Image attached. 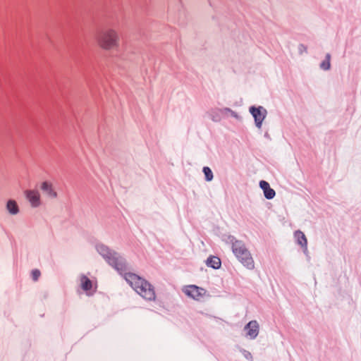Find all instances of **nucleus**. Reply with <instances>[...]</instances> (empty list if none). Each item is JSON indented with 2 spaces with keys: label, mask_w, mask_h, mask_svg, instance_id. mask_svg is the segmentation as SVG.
I'll use <instances>...</instances> for the list:
<instances>
[{
  "label": "nucleus",
  "mask_w": 361,
  "mask_h": 361,
  "mask_svg": "<svg viewBox=\"0 0 361 361\" xmlns=\"http://www.w3.org/2000/svg\"><path fill=\"white\" fill-rule=\"evenodd\" d=\"M249 111L255 119V126L260 128L262 123L267 115V111L262 106L256 107L252 106L249 108Z\"/></svg>",
  "instance_id": "obj_6"
},
{
  "label": "nucleus",
  "mask_w": 361,
  "mask_h": 361,
  "mask_svg": "<svg viewBox=\"0 0 361 361\" xmlns=\"http://www.w3.org/2000/svg\"><path fill=\"white\" fill-rule=\"evenodd\" d=\"M25 195L32 207H37L41 204L40 194L37 190H25Z\"/></svg>",
  "instance_id": "obj_7"
},
{
  "label": "nucleus",
  "mask_w": 361,
  "mask_h": 361,
  "mask_svg": "<svg viewBox=\"0 0 361 361\" xmlns=\"http://www.w3.org/2000/svg\"><path fill=\"white\" fill-rule=\"evenodd\" d=\"M97 42L104 50L116 49L119 45V35L114 28L108 27L99 32Z\"/></svg>",
  "instance_id": "obj_2"
},
{
  "label": "nucleus",
  "mask_w": 361,
  "mask_h": 361,
  "mask_svg": "<svg viewBox=\"0 0 361 361\" xmlns=\"http://www.w3.org/2000/svg\"><path fill=\"white\" fill-rule=\"evenodd\" d=\"M232 250L235 257L245 267L249 269H254L253 259L242 241L235 240L233 243Z\"/></svg>",
  "instance_id": "obj_3"
},
{
  "label": "nucleus",
  "mask_w": 361,
  "mask_h": 361,
  "mask_svg": "<svg viewBox=\"0 0 361 361\" xmlns=\"http://www.w3.org/2000/svg\"><path fill=\"white\" fill-rule=\"evenodd\" d=\"M80 284L81 288L85 291L91 290L92 287V281L85 275L80 276Z\"/></svg>",
  "instance_id": "obj_14"
},
{
  "label": "nucleus",
  "mask_w": 361,
  "mask_h": 361,
  "mask_svg": "<svg viewBox=\"0 0 361 361\" xmlns=\"http://www.w3.org/2000/svg\"><path fill=\"white\" fill-rule=\"evenodd\" d=\"M259 324L257 321H250L245 327L246 335L251 339L255 338L259 334Z\"/></svg>",
  "instance_id": "obj_8"
},
{
  "label": "nucleus",
  "mask_w": 361,
  "mask_h": 361,
  "mask_svg": "<svg viewBox=\"0 0 361 361\" xmlns=\"http://www.w3.org/2000/svg\"><path fill=\"white\" fill-rule=\"evenodd\" d=\"M203 172L205 176V179L207 181H211L213 178V173H212V170L209 167L204 166L203 168Z\"/></svg>",
  "instance_id": "obj_16"
},
{
  "label": "nucleus",
  "mask_w": 361,
  "mask_h": 361,
  "mask_svg": "<svg viewBox=\"0 0 361 361\" xmlns=\"http://www.w3.org/2000/svg\"><path fill=\"white\" fill-rule=\"evenodd\" d=\"M183 293L196 300H202L207 294V290L195 285L186 286L183 288Z\"/></svg>",
  "instance_id": "obj_5"
},
{
  "label": "nucleus",
  "mask_w": 361,
  "mask_h": 361,
  "mask_svg": "<svg viewBox=\"0 0 361 361\" xmlns=\"http://www.w3.org/2000/svg\"><path fill=\"white\" fill-rule=\"evenodd\" d=\"M41 190L45 193V195L51 198L55 199L57 197L58 195L56 191L54 190L52 184L47 181H44L41 184Z\"/></svg>",
  "instance_id": "obj_9"
},
{
  "label": "nucleus",
  "mask_w": 361,
  "mask_h": 361,
  "mask_svg": "<svg viewBox=\"0 0 361 361\" xmlns=\"http://www.w3.org/2000/svg\"><path fill=\"white\" fill-rule=\"evenodd\" d=\"M207 265L214 269H219L221 267V260L217 257H210L207 259Z\"/></svg>",
  "instance_id": "obj_13"
},
{
  "label": "nucleus",
  "mask_w": 361,
  "mask_h": 361,
  "mask_svg": "<svg viewBox=\"0 0 361 361\" xmlns=\"http://www.w3.org/2000/svg\"><path fill=\"white\" fill-rule=\"evenodd\" d=\"M259 186L262 189L264 197L267 199L271 200L275 197L276 192L274 189L270 188V185L268 182L265 180H261L259 182Z\"/></svg>",
  "instance_id": "obj_10"
},
{
  "label": "nucleus",
  "mask_w": 361,
  "mask_h": 361,
  "mask_svg": "<svg viewBox=\"0 0 361 361\" xmlns=\"http://www.w3.org/2000/svg\"><path fill=\"white\" fill-rule=\"evenodd\" d=\"M319 67L324 71H329L331 68V54H326L325 59L320 63Z\"/></svg>",
  "instance_id": "obj_15"
},
{
  "label": "nucleus",
  "mask_w": 361,
  "mask_h": 361,
  "mask_svg": "<svg viewBox=\"0 0 361 361\" xmlns=\"http://www.w3.org/2000/svg\"><path fill=\"white\" fill-rule=\"evenodd\" d=\"M6 209L8 212L12 215H16L19 212L18 206L16 202L13 200H10L7 202Z\"/></svg>",
  "instance_id": "obj_11"
},
{
  "label": "nucleus",
  "mask_w": 361,
  "mask_h": 361,
  "mask_svg": "<svg viewBox=\"0 0 361 361\" xmlns=\"http://www.w3.org/2000/svg\"><path fill=\"white\" fill-rule=\"evenodd\" d=\"M40 271L38 269H34L32 270V279L36 281L38 280L39 277L40 276Z\"/></svg>",
  "instance_id": "obj_17"
},
{
  "label": "nucleus",
  "mask_w": 361,
  "mask_h": 361,
  "mask_svg": "<svg viewBox=\"0 0 361 361\" xmlns=\"http://www.w3.org/2000/svg\"><path fill=\"white\" fill-rule=\"evenodd\" d=\"M97 250L108 262V263L114 267L117 271L121 272L126 269V264L123 259L116 252L110 250L104 245H100L97 247Z\"/></svg>",
  "instance_id": "obj_4"
},
{
  "label": "nucleus",
  "mask_w": 361,
  "mask_h": 361,
  "mask_svg": "<svg viewBox=\"0 0 361 361\" xmlns=\"http://www.w3.org/2000/svg\"><path fill=\"white\" fill-rule=\"evenodd\" d=\"M224 111H226V112H229V113L231 114V115L232 116L235 117V118H238V116L237 113H236V112H235L234 111L231 110V109H229V108H225V109H224Z\"/></svg>",
  "instance_id": "obj_19"
},
{
  "label": "nucleus",
  "mask_w": 361,
  "mask_h": 361,
  "mask_svg": "<svg viewBox=\"0 0 361 361\" xmlns=\"http://www.w3.org/2000/svg\"><path fill=\"white\" fill-rule=\"evenodd\" d=\"M307 47L305 45H304L303 44H300L298 45V52L300 54H302L303 53H306L307 52Z\"/></svg>",
  "instance_id": "obj_18"
},
{
  "label": "nucleus",
  "mask_w": 361,
  "mask_h": 361,
  "mask_svg": "<svg viewBox=\"0 0 361 361\" xmlns=\"http://www.w3.org/2000/svg\"><path fill=\"white\" fill-rule=\"evenodd\" d=\"M295 237L297 239L298 243L307 249V240L305 234L300 231H297L295 232Z\"/></svg>",
  "instance_id": "obj_12"
},
{
  "label": "nucleus",
  "mask_w": 361,
  "mask_h": 361,
  "mask_svg": "<svg viewBox=\"0 0 361 361\" xmlns=\"http://www.w3.org/2000/svg\"><path fill=\"white\" fill-rule=\"evenodd\" d=\"M124 278L130 286L143 298L154 300L156 298L154 288L145 279L133 273H126Z\"/></svg>",
  "instance_id": "obj_1"
}]
</instances>
